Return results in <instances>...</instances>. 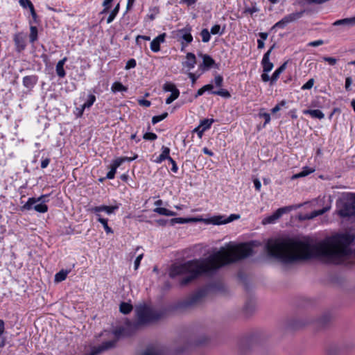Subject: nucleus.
Listing matches in <instances>:
<instances>
[{"instance_id":"nucleus-1","label":"nucleus","mask_w":355,"mask_h":355,"mask_svg":"<svg viewBox=\"0 0 355 355\" xmlns=\"http://www.w3.org/2000/svg\"><path fill=\"white\" fill-rule=\"evenodd\" d=\"M354 240L355 236L347 232L337 234L315 244L295 238L282 236L268 239L266 249L270 257L286 265L313 258L323 259L329 263H339L351 254L349 245Z\"/></svg>"},{"instance_id":"nucleus-2","label":"nucleus","mask_w":355,"mask_h":355,"mask_svg":"<svg viewBox=\"0 0 355 355\" xmlns=\"http://www.w3.org/2000/svg\"><path fill=\"white\" fill-rule=\"evenodd\" d=\"M252 254L250 244L228 245L206 259H193L181 264H173L169 270L171 278L182 277L180 284L182 286L192 282L204 274H211L220 267L245 259Z\"/></svg>"},{"instance_id":"nucleus-3","label":"nucleus","mask_w":355,"mask_h":355,"mask_svg":"<svg viewBox=\"0 0 355 355\" xmlns=\"http://www.w3.org/2000/svg\"><path fill=\"white\" fill-rule=\"evenodd\" d=\"M135 312L137 322L134 324L135 329H138L140 326L157 322L162 319L165 314L164 310L157 309L146 304L136 306Z\"/></svg>"},{"instance_id":"nucleus-4","label":"nucleus","mask_w":355,"mask_h":355,"mask_svg":"<svg viewBox=\"0 0 355 355\" xmlns=\"http://www.w3.org/2000/svg\"><path fill=\"white\" fill-rule=\"evenodd\" d=\"M105 333L110 334V332L105 331ZM110 334L114 336V338L113 339L103 342L101 345L92 347L91 352L85 355H98L103 352L110 349L114 347L116 343L121 336L128 335L126 328L123 327L117 328L113 332L110 333Z\"/></svg>"},{"instance_id":"nucleus-5","label":"nucleus","mask_w":355,"mask_h":355,"mask_svg":"<svg viewBox=\"0 0 355 355\" xmlns=\"http://www.w3.org/2000/svg\"><path fill=\"white\" fill-rule=\"evenodd\" d=\"M49 195H42L39 198H29L27 202L21 207V210L34 209L39 213H46L48 211V206L45 204L46 198Z\"/></svg>"},{"instance_id":"nucleus-6","label":"nucleus","mask_w":355,"mask_h":355,"mask_svg":"<svg viewBox=\"0 0 355 355\" xmlns=\"http://www.w3.org/2000/svg\"><path fill=\"white\" fill-rule=\"evenodd\" d=\"M304 12L305 10H301L285 15L281 20L274 24L272 29L284 28L288 24L302 18Z\"/></svg>"},{"instance_id":"nucleus-7","label":"nucleus","mask_w":355,"mask_h":355,"mask_svg":"<svg viewBox=\"0 0 355 355\" xmlns=\"http://www.w3.org/2000/svg\"><path fill=\"white\" fill-rule=\"evenodd\" d=\"M341 217H348L355 215V196L349 198L344 202L338 210Z\"/></svg>"},{"instance_id":"nucleus-8","label":"nucleus","mask_w":355,"mask_h":355,"mask_svg":"<svg viewBox=\"0 0 355 355\" xmlns=\"http://www.w3.org/2000/svg\"><path fill=\"white\" fill-rule=\"evenodd\" d=\"M137 155H136L133 157H118V158L115 159L114 160H113L112 163L110 164V170L107 173L106 178L109 180L114 179L116 172V169L118 167H119L124 162H125V161L131 162V161L137 159Z\"/></svg>"},{"instance_id":"nucleus-9","label":"nucleus","mask_w":355,"mask_h":355,"mask_svg":"<svg viewBox=\"0 0 355 355\" xmlns=\"http://www.w3.org/2000/svg\"><path fill=\"white\" fill-rule=\"evenodd\" d=\"M293 209V207H284L279 208L276 210L272 215L268 216L263 218L262 223L266 224H272L275 223L284 214L289 212Z\"/></svg>"},{"instance_id":"nucleus-10","label":"nucleus","mask_w":355,"mask_h":355,"mask_svg":"<svg viewBox=\"0 0 355 355\" xmlns=\"http://www.w3.org/2000/svg\"><path fill=\"white\" fill-rule=\"evenodd\" d=\"M192 28L189 25H187L183 28L177 31L176 36L179 40H182V46L187 45L193 41V36L191 35Z\"/></svg>"},{"instance_id":"nucleus-11","label":"nucleus","mask_w":355,"mask_h":355,"mask_svg":"<svg viewBox=\"0 0 355 355\" xmlns=\"http://www.w3.org/2000/svg\"><path fill=\"white\" fill-rule=\"evenodd\" d=\"M206 295V291L205 289H200L196 293H193L191 296H190L188 299H187L183 302V306L184 307H189L194 306L198 303H200L202 300Z\"/></svg>"},{"instance_id":"nucleus-12","label":"nucleus","mask_w":355,"mask_h":355,"mask_svg":"<svg viewBox=\"0 0 355 355\" xmlns=\"http://www.w3.org/2000/svg\"><path fill=\"white\" fill-rule=\"evenodd\" d=\"M119 208V205H112V206H106V205H101L93 207L89 209V211L92 213L96 214L98 217V214L101 211H105L107 214L110 215L114 214L116 210Z\"/></svg>"},{"instance_id":"nucleus-13","label":"nucleus","mask_w":355,"mask_h":355,"mask_svg":"<svg viewBox=\"0 0 355 355\" xmlns=\"http://www.w3.org/2000/svg\"><path fill=\"white\" fill-rule=\"evenodd\" d=\"M275 45H272L268 51L263 55L261 64L263 67V72L268 73L270 72L272 68H273V64L270 61V55L274 49Z\"/></svg>"},{"instance_id":"nucleus-14","label":"nucleus","mask_w":355,"mask_h":355,"mask_svg":"<svg viewBox=\"0 0 355 355\" xmlns=\"http://www.w3.org/2000/svg\"><path fill=\"white\" fill-rule=\"evenodd\" d=\"M14 42L16 46V50L18 52L24 51L26 48V36L22 33H17L14 36Z\"/></svg>"},{"instance_id":"nucleus-15","label":"nucleus","mask_w":355,"mask_h":355,"mask_svg":"<svg viewBox=\"0 0 355 355\" xmlns=\"http://www.w3.org/2000/svg\"><path fill=\"white\" fill-rule=\"evenodd\" d=\"M37 82L38 76L36 75L26 76L23 78V85L29 90H32Z\"/></svg>"},{"instance_id":"nucleus-16","label":"nucleus","mask_w":355,"mask_h":355,"mask_svg":"<svg viewBox=\"0 0 355 355\" xmlns=\"http://www.w3.org/2000/svg\"><path fill=\"white\" fill-rule=\"evenodd\" d=\"M166 37V33H162L156 37L150 42V49L153 52H158L160 50V44L164 42Z\"/></svg>"},{"instance_id":"nucleus-17","label":"nucleus","mask_w":355,"mask_h":355,"mask_svg":"<svg viewBox=\"0 0 355 355\" xmlns=\"http://www.w3.org/2000/svg\"><path fill=\"white\" fill-rule=\"evenodd\" d=\"M240 218L239 215L237 214H231L227 219L223 220V216H216L212 218V222L214 225H221V224H225L227 223H230L236 219H238Z\"/></svg>"},{"instance_id":"nucleus-18","label":"nucleus","mask_w":355,"mask_h":355,"mask_svg":"<svg viewBox=\"0 0 355 355\" xmlns=\"http://www.w3.org/2000/svg\"><path fill=\"white\" fill-rule=\"evenodd\" d=\"M67 61V58L64 57L62 60H59L55 66V71L58 77L62 78L66 76V72L64 69V65Z\"/></svg>"},{"instance_id":"nucleus-19","label":"nucleus","mask_w":355,"mask_h":355,"mask_svg":"<svg viewBox=\"0 0 355 355\" xmlns=\"http://www.w3.org/2000/svg\"><path fill=\"white\" fill-rule=\"evenodd\" d=\"M355 24V16L351 18H345L342 19L336 20L333 23V26H350Z\"/></svg>"},{"instance_id":"nucleus-20","label":"nucleus","mask_w":355,"mask_h":355,"mask_svg":"<svg viewBox=\"0 0 355 355\" xmlns=\"http://www.w3.org/2000/svg\"><path fill=\"white\" fill-rule=\"evenodd\" d=\"M186 58L187 60L184 62V66L189 69H193L196 63V55L193 53H188Z\"/></svg>"},{"instance_id":"nucleus-21","label":"nucleus","mask_w":355,"mask_h":355,"mask_svg":"<svg viewBox=\"0 0 355 355\" xmlns=\"http://www.w3.org/2000/svg\"><path fill=\"white\" fill-rule=\"evenodd\" d=\"M304 114L310 115L312 118L322 119L324 114L320 110H305L303 111Z\"/></svg>"},{"instance_id":"nucleus-22","label":"nucleus","mask_w":355,"mask_h":355,"mask_svg":"<svg viewBox=\"0 0 355 355\" xmlns=\"http://www.w3.org/2000/svg\"><path fill=\"white\" fill-rule=\"evenodd\" d=\"M314 171H315L314 168H309L308 166H304L302 168V170L300 173L295 174L292 178L296 179V178H299L305 177V176L313 173Z\"/></svg>"},{"instance_id":"nucleus-23","label":"nucleus","mask_w":355,"mask_h":355,"mask_svg":"<svg viewBox=\"0 0 355 355\" xmlns=\"http://www.w3.org/2000/svg\"><path fill=\"white\" fill-rule=\"evenodd\" d=\"M154 212L159 214V215L162 216H173L176 215V213L168 210L164 207H156L154 209Z\"/></svg>"},{"instance_id":"nucleus-24","label":"nucleus","mask_w":355,"mask_h":355,"mask_svg":"<svg viewBox=\"0 0 355 355\" xmlns=\"http://www.w3.org/2000/svg\"><path fill=\"white\" fill-rule=\"evenodd\" d=\"M202 64L207 69L212 67L215 64L214 60L209 55H202Z\"/></svg>"},{"instance_id":"nucleus-25","label":"nucleus","mask_w":355,"mask_h":355,"mask_svg":"<svg viewBox=\"0 0 355 355\" xmlns=\"http://www.w3.org/2000/svg\"><path fill=\"white\" fill-rule=\"evenodd\" d=\"M119 9H120V3H118L116 5V6L114 8V9L110 12V13L107 19V24H110L111 22H112L114 21L116 16L119 13Z\"/></svg>"},{"instance_id":"nucleus-26","label":"nucleus","mask_w":355,"mask_h":355,"mask_svg":"<svg viewBox=\"0 0 355 355\" xmlns=\"http://www.w3.org/2000/svg\"><path fill=\"white\" fill-rule=\"evenodd\" d=\"M98 221L99 223H101L103 227H104V230L106 232L107 234H110V233H113V231L112 230L111 227H110L107 225V221L108 220L106 219V218H102L101 214H98Z\"/></svg>"},{"instance_id":"nucleus-27","label":"nucleus","mask_w":355,"mask_h":355,"mask_svg":"<svg viewBox=\"0 0 355 355\" xmlns=\"http://www.w3.org/2000/svg\"><path fill=\"white\" fill-rule=\"evenodd\" d=\"M111 89L114 93L117 92H126L128 90V88L120 82L114 83Z\"/></svg>"},{"instance_id":"nucleus-28","label":"nucleus","mask_w":355,"mask_h":355,"mask_svg":"<svg viewBox=\"0 0 355 355\" xmlns=\"http://www.w3.org/2000/svg\"><path fill=\"white\" fill-rule=\"evenodd\" d=\"M214 122V119H204L200 121L199 126L202 128V131H206L211 128V124Z\"/></svg>"},{"instance_id":"nucleus-29","label":"nucleus","mask_w":355,"mask_h":355,"mask_svg":"<svg viewBox=\"0 0 355 355\" xmlns=\"http://www.w3.org/2000/svg\"><path fill=\"white\" fill-rule=\"evenodd\" d=\"M69 273L68 270H62L55 275V282H60L64 281Z\"/></svg>"},{"instance_id":"nucleus-30","label":"nucleus","mask_w":355,"mask_h":355,"mask_svg":"<svg viewBox=\"0 0 355 355\" xmlns=\"http://www.w3.org/2000/svg\"><path fill=\"white\" fill-rule=\"evenodd\" d=\"M120 311L123 314H128L132 310V306L126 302H122L119 307Z\"/></svg>"},{"instance_id":"nucleus-31","label":"nucleus","mask_w":355,"mask_h":355,"mask_svg":"<svg viewBox=\"0 0 355 355\" xmlns=\"http://www.w3.org/2000/svg\"><path fill=\"white\" fill-rule=\"evenodd\" d=\"M29 38L31 43H34L37 40V28L36 26H31Z\"/></svg>"},{"instance_id":"nucleus-32","label":"nucleus","mask_w":355,"mask_h":355,"mask_svg":"<svg viewBox=\"0 0 355 355\" xmlns=\"http://www.w3.org/2000/svg\"><path fill=\"white\" fill-rule=\"evenodd\" d=\"M96 101V96L94 94H89L88 96V99L87 101L83 105V110H85L87 108H89Z\"/></svg>"},{"instance_id":"nucleus-33","label":"nucleus","mask_w":355,"mask_h":355,"mask_svg":"<svg viewBox=\"0 0 355 355\" xmlns=\"http://www.w3.org/2000/svg\"><path fill=\"white\" fill-rule=\"evenodd\" d=\"M211 94L218 95V96H220L226 98H229L231 97L230 93L225 89H220L217 91H212Z\"/></svg>"},{"instance_id":"nucleus-34","label":"nucleus","mask_w":355,"mask_h":355,"mask_svg":"<svg viewBox=\"0 0 355 355\" xmlns=\"http://www.w3.org/2000/svg\"><path fill=\"white\" fill-rule=\"evenodd\" d=\"M200 36L202 37V41L205 43L208 42L211 38L210 32H209L207 28H204L201 31Z\"/></svg>"},{"instance_id":"nucleus-35","label":"nucleus","mask_w":355,"mask_h":355,"mask_svg":"<svg viewBox=\"0 0 355 355\" xmlns=\"http://www.w3.org/2000/svg\"><path fill=\"white\" fill-rule=\"evenodd\" d=\"M113 1L114 0H104L103 1V9L101 12V15H103V14H105V13L108 12L109 10L111 8V4H112Z\"/></svg>"},{"instance_id":"nucleus-36","label":"nucleus","mask_w":355,"mask_h":355,"mask_svg":"<svg viewBox=\"0 0 355 355\" xmlns=\"http://www.w3.org/2000/svg\"><path fill=\"white\" fill-rule=\"evenodd\" d=\"M143 355H164L162 352L157 349L148 348L143 354Z\"/></svg>"},{"instance_id":"nucleus-37","label":"nucleus","mask_w":355,"mask_h":355,"mask_svg":"<svg viewBox=\"0 0 355 355\" xmlns=\"http://www.w3.org/2000/svg\"><path fill=\"white\" fill-rule=\"evenodd\" d=\"M259 11V8L257 6L256 3L252 5L251 7L245 8L244 10V13L253 15L255 12H258Z\"/></svg>"},{"instance_id":"nucleus-38","label":"nucleus","mask_w":355,"mask_h":355,"mask_svg":"<svg viewBox=\"0 0 355 355\" xmlns=\"http://www.w3.org/2000/svg\"><path fill=\"white\" fill-rule=\"evenodd\" d=\"M168 116V113L167 112H164L162 113V114L160 115H157V116H154L153 118H152V123L153 125L157 123L158 122L164 120V119H166Z\"/></svg>"},{"instance_id":"nucleus-39","label":"nucleus","mask_w":355,"mask_h":355,"mask_svg":"<svg viewBox=\"0 0 355 355\" xmlns=\"http://www.w3.org/2000/svg\"><path fill=\"white\" fill-rule=\"evenodd\" d=\"M163 89L166 92H170L171 93L175 92V91H179L175 85L171 83H166L164 85Z\"/></svg>"},{"instance_id":"nucleus-40","label":"nucleus","mask_w":355,"mask_h":355,"mask_svg":"<svg viewBox=\"0 0 355 355\" xmlns=\"http://www.w3.org/2000/svg\"><path fill=\"white\" fill-rule=\"evenodd\" d=\"M179 95V91H175V92L171 93V95L166 99V103L167 105L171 104L173 101L178 98Z\"/></svg>"},{"instance_id":"nucleus-41","label":"nucleus","mask_w":355,"mask_h":355,"mask_svg":"<svg viewBox=\"0 0 355 355\" xmlns=\"http://www.w3.org/2000/svg\"><path fill=\"white\" fill-rule=\"evenodd\" d=\"M262 110H260V112L259 113V116L260 118L264 119L265 121H264V123H263V127H265L266 125V124L270 123V114L268 113L263 112Z\"/></svg>"},{"instance_id":"nucleus-42","label":"nucleus","mask_w":355,"mask_h":355,"mask_svg":"<svg viewBox=\"0 0 355 355\" xmlns=\"http://www.w3.org/2000/svg\"><path fill=\"white\" fill-rule=\"evenodd\" d=\"M170 153V148L168 147L163 146L162 147V153L160 154L161 156L164 158V159L169 160L170 158H171L169 155Z\"/></svg>"},{"instance_id":"nucleus-43","label":"nucleus","mask_w":355,"mask_h":355,"mask_svg":"<svg viewBox=\"0 0 355 355\" xmlns=\"http://www.w3.org/2000/svg\"><path fill=\"white\" fill-rule=\"evenodd\" d=\"M281 71L277 69L274 73H272V76H271V79H270V85H273L274 83H276V81L278 80V78H279V76L281 74Z\"/></svg>"},{"instance_id":"nucleus-44","label":"nucleus","mask_w":355,"mask_h":355,"mask_svg":"<svg viewBox=\"0 0 355 355\" xmlns=\"http://www.w3.org/2000/svg\"><path fill=\"white\" fill-rule=\"evenodd\" d=\"M143 138L145 140L154 141V140L157 139V136L156 134H155L153 132H146L144 135Z\"/></svg>"},{"instance_id":"nucleus-45","label":"nucleus","mask_w":355,"mask_h":355,"mask_svg":"<svg viewBox=\"0 0 355 355\" xmlns=\"http://www.w3.org/2000/svg\"><path fill=\"white\" fill-rule=\"evenodd\" d=\"M214 84L216 87H220L223 83V78L220 75H217L214 78Z\"/></svg>"},{"instance_id":"nucleus-46","label":"nucleus","mask_w":355,"mask_h":355,"mask_svg":"<svg viewBox=\"0 0 355 355\" xmlns=\"http://www.w3.org/2000/svg\"><path fill=\"white\" fill-rule=\"evenodd\" d=\"M286 101H282L279 103H278L277 105H276L272 110H271V112L272 113L275 114V113H277V112H279L282 107L286 105Z\"/></svg>"},{"instance_id":"nucleus-47","label":"nucleus","mask_w":355,"mask_h":355,"mask_svg":"<svg viewBox=\"0 0 355 355\" xmlns=\"http://www.w3.org/2000/svg\"><path fill=\"white\" fill-rule=\"evenodd\" d=\"M313 84H314V79L311 78L304 85H302V89H303V90L310 89L313 86Z\"/></svg>"},{"instance_id":"nucleus-48","label":"nucleus","mask_w":355,"mask_h":355,"mask_svg":"<svg viewBox=\"0 0 355 355\" xmlns=\"http://www.w3.org/2000/svg\"><path fill=\"white\" fill-rule=\"evenodd\" d=\"M220 26L218 24H216L211 27L210 33L213 34V35H216V34L222 35L223 32H220Z\"/></svg>"},{"instance_id":"nucleus-49","label":"nucleus","mask_w":355,"mask_h":355,"mask_svg":"<svg viewBox=\"0 0 355 355\" xmlns=\"http://www.w3.org/2000/svg\"><path fill=\"white\" fill-rule=\"evenodd\" d=\"M136 64H137L136 60L135 59L132 58V59H130L126 62L125 68V69H130L135 68L136 67Z\"/></svg>"},{"instance_id":"nucleus-50","label":"nucleus","mask_w":355,"mask_h":355,"mask_svg":"<svg viewBox=\"0 0 355 355\" xmlns=\"http://www.w3.org/2000/svg\"><path fill=\"white\" fill-rule=\"evenodd\" d=\"M159 8L157 7H154L153 8L150 9V12H151L150 15H148V17L150 20H153L155 18V15L159 13Z\"/></svg>"},{"instance_id":"nucleus-51","label":"nucleus","mask_w":355,"mask_h":355,"mask_svg":"<svg viewBox=\"0 0 355 355\" xmlns=\"http://www.w3.org/2000/svg\"><path fill=\"white\" fill-rule=\"evenodd\" d=\"M143 257H144V254H140L137 257L136 259L135 260V263H134L135 270L138 269V268L140 265L141 261L143 259Z\"/></svg>"},{"instance_id":"nucleus-52","label":"nucleus","mask_w":355,"mask_h":355,"mask_svg":"<svg viewBox=\"0 0 355 355\" xmlns=\"http://www.w3.org/2000/svg\"><path fill=\"white\" fill-rule=\"evenodd\" d=\"M19 3L23 8H27L32 4L30 0H19Z\"/></svg>"},{"instance_id":"nucleus-53","label":"nucleus","mask_w":355,"mask_h":355,"mask_svg":"<svg viewBox=\"0 0 355 355\" xmlns=\"http://www.w3.org/2000/svg\"><path fill=\"white\" fill-rule=\"evenodd\" d=\"M323 44H324V41L322 40H318L310 42L308 44V46L316 47V46H319L320 45H322Z\"/></svg>"},{"instance_id":"nucleus-54","label":"nucleus","mask_w":355,"mask_h":355,"mask_svg":"<svg viewBox=\"0 0 355 355\" xmlns=\"http://www.w3.org/2000/svg\"><path fill=\"white\" fill-rule=\"evenodd\" d=\"M352 83V79L351 77H347L345 79V88L347 91L351 90V85Z\"/></svg>"},{"instance_id":"nucleus-55","label":"nucleus","mask_w":355,"mask_h":355,"mask_svg":"<svg viewBox=\"0 0 355 355\" xmlns=\"http://www.w3.org/2000/svg\"><path fill=\"white\" fill-rule=\"evenodd\" d=\"M140 40L149 41L150 40V37L149 36H146V35H138L136 37V44L139 46H141Z\"/></svg>"},{"instance_id":"nucleus-56","label":"nucleus","mask_w":355,"mask_h":355,"mask_svg":"<svg viewBox=\"0 0 355 355\" xmlns=\"http://www.w3.org/2000/svg\"><path fill=\"white\" fill-rule=\"evenodd\" d=\"M323 60L327 62L330 65H334L336 64L337 60L332 57H324Z\"/></svg>"},{"instance_id":"nucleus-57","label":"nucleus","mask_w":355,"mask_h":355,"mask_svg":"<svg viewBox=\"0 0 355 355\" xmlns=\"http://www.w3.org/2000/svg\"><path fill=\"white\" fill-rule=\"evenodd\" d=\"M138 103H139V105L144 106V107H148L151 105L150 101H149L148 100H145V99H140V100H139L138 101Z\"/></svg>"},{"instance_id":"nucleus-58","label":"nucleus","mask_w":355,"mask_h":355,"mask_svg":"<svg viewBox=\"0 0 355 355\" xmlns=\"http://www.w3.org/2000/svg\"><path fill=\"white\" fill-rule=\"evenodd\" d=\"M168 161L172 164L171 171L173 173H177L178 171V167L177 166L175 161L172 157L170 158V159Z\"/></svg>"},{"instance_id":"nucleus-59","label":"nucleus","mask_w":355,"mask_h":355,"mask_svg":"<svg viewBox=\"0 0 355 355\" xmlns=\"http://www.w3.org/2000/svg\"><path fill=\"white\" fill-rule=\"evenodd\" d=\"M193 132L197 133L198 137L202 138L204 131H202V128L198 125L193 129Z\"/></svg>"},{"instance_id":"nucleus-60","label":"nucleus","mask_w":355,"mask_h":355,"mask_svg":"<svg viewBox=\"0 0 355 355\" xmlns=\"http://www.w3.org/2000/svg\"><path fill=\"white\" fill-rule=\"evenodd\" d=\"M198 0H181L180 3L186 4L187 6L194 5Z\"/></svg>"},{"instance_id":"nucleus-61","label":"nucleus","mask_w":355,"mask_h":355,"mask_svg":"<svg viewBox=\"0 0 355 355\" xmlns=\"http://www.w3.org/2000/svg\"><path fill=\"white\" fill-rule=\"evenodd\" d=\"M329 209V207H324L321 209H319V210H315V213L316 214V215L318 216H320V215H322L324 214L325 212H327L328 210Z\"/></svg>"},{"instance_id":"nucleus-62","label":"nucleus","mask_w":355,"mask_h":355,"mask_svg":"<svg viewBox=\"0 0 355 355\" xmlns=\"http://www.w3.org/2000/svg\"><path fill=\"white\" fill-rule=\"evenodd\" d=\"M50 163V159L49 158H45L43 159L41 162V167L42 168H45L48 166V165Z\"/></svg>"},{"instance_id":"nucleus-63","label":"nucleus","mask_w":355,"mask_h":355,"mask_svg":"<svg viewBox=\"0 0 355 355\" xmlns=\"http://www.w3.org/2000/svg\"><path fill=\"white\" fill-rule=\"evenodd\" d=\"M254 185L255 189L257 191H260L261 187V182L259 181V180L254 179Z\"/></svg>"},{"instance_id":"nucleus-64","label":"nucleus","mask_w":355,"mask_h":355,"mask_svg":"<svg viewBox=\"0 0 355 355\" xmlns=\"http://www.w3.org/2000/svg\"><path fill=\"white\" fill-rule=\"evenodd\" d=\"M261 80L263 81V82H268L270 81V79H271V77H270L267 73L264 72L263 73L261 74Z\"/></svg>"}]
</instances>
